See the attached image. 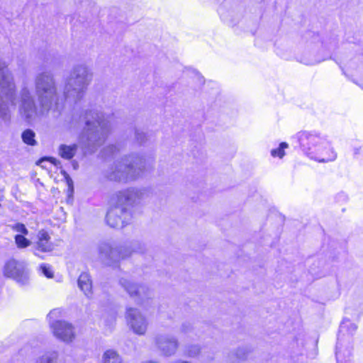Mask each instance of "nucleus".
Returning <instances> with one entry per match:
<instances>
[{
	"instance_id": "27",
	"label": "nucleus",
	"mask_w": 363,
	"mask_h": 363,
	"mask_svg": "<svg viewBox=\"0 0 363 363\" xmlns=\"http://www.w3.org/2000/svg\"><path fill=\"white\" fill-rule=\"evenodd\" d=\"M247 353L248 350L246 348H238L235 354L238 360H243L247 357Z\"/></svg>"
},
{
	"instance_id": "9",
	"label": "nucleus",
	"mask_w": 363,
	"mask_h": 363,
	"mask_svg": "<svg viewBox=\"0 0 363 363\" xmlns=\"http://www.w3.org/2000/svg\"><path fill=\"white\" fill-rule=\"evenodd\" d=\"M357 329V325L348 319H344L341 323L335 352L337 363H350L352 337Z\"/></svg>"
},
{
	"instance_id": "20",
	"label": "nucleus",
	"mask_w": 363,
	"mask_h": 363,
	"mask_svg": "<svg viewBox=\"0 0 363 363\" xmlns=\"http://www.w3.org/2000/svg\"><path fill=\"white\" fill-rule=\"evenodd\" d=\"M102 363H122V359L116 352L109 350L104 353Z\"/></svg>"
},
{
	"instance_id": "7",
	"label": "nucleus",
	"mask_w": 363,
	"mask_h": 363,
	"mask_svg": "<svg viewBox=\"0 0 363 363\" xmlns=\"http://www.w3.org/2000/svg\"><path fill=\"white\" fill-rule=\"evenodd\" d=\"M145 169V160L138 155H128L117 160L107 174L110 180L127 182L138 179Z\"/></svg>"
},
{
	"instance_id": "35",
	"label": "nucleus",
	"mask_w": 363,
	"mask_h": 363,
	"mask_svg": "<svg viewBox=\"0 0 363 363\" xmlns=\"http://www.w3.org/2000/svg\"><path fill=\"white\" fill-rule=\"evenodd\" d=\"M111 320H112V322H115V320H116V315L115 314H113L111 315Z\"/></svg>"
},
{
	"instance_id": "1",
	"label": "nucleus",
	"mask_w": 363,
	"mask_h": 363,
	"mask_svg": "<svg viewBox=\"0 0 363 363\" xmlns=\"http://www.w3.org/2000/svg\"><path fill=\"white\" fill-rule=\"evenodd\" d=\"M79 119L85 125L79 138V144L85 153H92L104 143L111 131V116L91 108L84 111Z\"/></svg>"
},
{
	"instance_id": "14",
	"label": "nucleus",
	"mask_w": 363,
	"mask_h": 363,
	"mask_svg": "<svg viewBox=\"0 0 363 363\" xmlns=\"http://www.w3.org/2000/svg\"><path fill=\"white\" fill-rule=\"evenodd\" d=\"M156 348L164 356L174 354L179 347L178 340L168 334H157L154 337Z\"/></svg>"
},
{
	"instance_id": "25",
	"label": "nucleus",
	"mask_w": 363,
	"mask_h": 363,
	"mask_svg": "<svg viewBox=\"0 0 363 363\" xmlns=\"http://www.w3.org/2000/svg\"><path fill=\"white\" fill-rule=\"evenodd\" d=\"M200 347L199 345H190L186 351L187 356L190 357H195L200 353Z\"/></svg>"
},
{
	"instance_id": "28",
	"label": "nucleus",
	"mask_w": 363,
	"mask_h": 363,
	"mask_svg": "<svg viewBox=\"0 0 363 363\" xmlns=\"http://www.w3.org/2000/svg\"><path fill=\"white\" fill-rule=\"evenodd\" d=\"M192 329H193V326H192L191 323H190L189 322H185L182 325L180 330L182 333H183L184 334H187V333H190L192 330Z\"/></svg>"
},
{
	"instance_id": "16",
	"label": "nucleus",
	"mask_w": 363,
	"mask_h": 363,
	"mask_svg": "<svg viewBox=\"0 0 363 363\" xmlns=\"http://www.w3.org/2000/svg\"><path fill=\"white\" fill-rule=\"evenodd\" d=\"M38 240L35 244L34 254L38 255L36 251H40L43 252H50L53 250L54 245L50 242V237L48 232L44 230H41L37 235Z\"/></svg>"
},
{
	"instance_id": "5",
	"label": "nucleus",
	"mask_w": 363,
	"mask_h": 363,
	"mask_svg": "<svg viewBox=\"0 0 363 363\" xmlns=\"http://www.w3.org/2000/svg\"><path fill=\"white\" fill-rule=\"evenodd\" d=\"M92 72L83 64L74 66L65 80V98L71 102L81 100L92 80Z\"/></svg>"
},
{
	"instance_id": "23",
	"label": "nucleus",
	"mask_w": 363,
	"mask_h": 363,
	"mask_svg": "<svg viewBox=\"0 0 363 363\" xmlns=\"http://www.w3.org/2000/svg\"><path fill=\"white\" fill-rule=\"evenodd\" d=\"M288 147L289 145L286 143H281L279 147L271 150V155L274 157H278L282 158L285 155L284 150Z\"/></svg>"
},
{
	"instance_id": "24",
	"label": "nucleus",
	"mask_w": 363,
	"mask_h": 363,
	"mask_svg": "<svg viewBox=\"0 0 363 363\" xmlns=\"http://www.w3.org/2000/svg\"><path fill=\"white\" fill-rule=\"evenodd\" d=\"M11 228L13 230L21 233V235H28V230L25 226L24 224L21 223H15L11 225Z\"/></svg>"
},
{
	"instance_id": "8",
	"label": "nucleus",
	"mask_w": 363,
	"mask_h": 363,
	"mask_svg": "<svg viewBox=\"0 0 363 363\" xmlns=\"http://www.w3.org/2000/svg\"><path fill=\"white\" fill-rule=\"evenodd\" d=\"M147 245L141 241L131 242L130 248L118 247L114 243L104 241L99 245L98 250L102 262L108 266L116 265L121 259L129 257L132 252L144 253Z\"/></svg>"
},
{
	"instance_id": "37",
	"label": "nucleus",
	"mask_w": 363,
	"mask_h": 363,
	"mask_svg": "<svg viewBox=\"0 0 363 363\" xmlns=\"http://www.w3.org/2000/svg\"><path fill=\"white\" fill-rule=\"evenodd\" d=\"M49 160L52 163H55V162L56 161L55 158H50Z\"/></svg>"
},
{
	"instance_id": "26",
	"label": "nucleus",
	"mask_w": 363,
	"mask_h": 363,
	"mask_svg": "<svg viewBox=\"0 0 363 363\" xmlns=\"http://www.w3.org/2000/svg\"><path fill=\"white\" fill-rule=\"evenodd\" d=\"M61 310L56 308L51 311L48 315V318L49 319L50 323H53L54 321H57L55 319L61 315Z\"/></svg>"
},
{
	"instance_id": "34",
	"label": "nucleus",
	"mask_w": 363,
	"mask_h": 363,
	"mask_svg": "<svg viewBox=\"0 0 363 363\" xmlns=\"http://www.w3.org/2000/svg\"><path fill=\"white\" fill-rule=\"evenodd\" d=\"M142 363H159V362H155V361H145V362H143Z\"/></svg>"
},
{
	"instance_id": "32",
	"label": "nucleus",
	"mask_w": 363,
	"mask_h": 363,
	"mask_svg": "<svg viewBox=\"0 0 363 363\" xmlns=\"http://www.w3.org/2000/svg\"><path fill=\"white\" fill-rule=\"evenodd\" d=\"M116 150H118V148L116 147V145H110V146L107 147V148L105 151L106 152L108 151L109 154L111 155V154H113Z\"/></svg>"
},
{
	"instance_id": "2",
	"label": "nucleus",
	"mask_w": 363,
	"mask_h": 363,
	"mask_svg": "<svg viewBox=\"0 0 363 363\" xmlns=\"http://www.w3.org/2000/svg\"><path fill=\"white\" fill-rule=\"evenodd\" d=\"M147 189L130 188L118 191L116 196V203L106 214L107 224L113 228H122L131 220L129 206L140 203L149 196Z\"/></svg>"
},
{
	"instance_id": "15",
	"label": "nucleus",
	"mask_w": 363,
	"mask_h": 363,
	"mask_svg": "<svg viewBox=\"0 0 363 363\" xmlns=\"http://www.w3.org/2000/svg\"><path fill=\"white\" fill-rule=\"evenodd\" d=\"M50 328L53 335L59 340L69 343L75 338L74 326L65 320H57L50 323Z\"/></svg>"
},
{
	"instance_id": "18",
	"label": "nucleus",
	"mask_w": 363,
	"mask_h": 363,
	"mask_svg": "<svg viewBox=\"0 0 363 363\" xmlns=\"http://www.w3.org/2000/svg\"><path fill=\"white\" fill-rule=\"evenodd\" d=\"M77 147V144L71 145L62 144L59 146L58 154L63 159L71 160L75 155Z\"/></svg>"
},
{
	"instance_id": "11",
	"label": "nucleus",
	"mask_w": 363,
	"mask_h": 363,
	"mask_svg": "<svg viewBox=\"0 0 363 363\" xmlns=\"http://www.w3.org/2000/svg\"><path fill=\"white\" fill-rule=\"evenodd\" d=\"M4 274L15 280L21 286L29 283V271L23 262L10 259L4 267Z\"/></svg>"
},
{
	"instance_id": "30",
	"label": "nucleus",
	"mask_w": 363,
	"mask_h": 363,
	"mask_svg": "<svg viewBox=\"0 0 363 363\" xmlns=\"http://www.w3.org/2000/svg\"><path fill=\"white\" fill-rule=\"evenodd\" d=\"M135 138L139 143H142L145 141V135L143 132L137 130H135Z\"/></svg>"
},
{
	"instance_id": "31",
	"label": "nucleus",
	"mask_w": 363,
	"mask_h": 363,
	"mask_svg": "<svg viewBox=\"0 0 363 363\" xmlns=\"http://www.w3.org/2000/svg\"><path fill=\"white\" fill-rule=\"evenodd\" d=\"M66 181H67V186H68V191H69L70 194H72L74 191L73 181L68 175L66 176Z\"/></svg>"
},
{
	"instance_id": "36",
	"label": "nucleus",
	"mask_w": 363,
	"mask_h": 363,
	"mask_svg": "<svg viewBox=\"0 0 363 363\" xmlns=\"http://www.w3.org/2000/svg\"><path fill=\"white\" fill-rule=\"evenodd\" d=\"M46 160H47V159H46V158H43V159H41V160H40L38 161V163H39V164H41L42 162H43L44 161H46Z\"/></svg>"
},
{
	"instance_id": "6",
	"label": "nucleus",
	"mask_w": 363,
	"mask_h": 363,
	"mask_svg": "<svg viewBox=\"0 0 363 363\" xmlns=\"http://www.w3.org/2000/svg\"><path fill=\"white\" fill-rule=\"evenodd\" d=\"M16 89L8 64L0 60V123L10 118V106L16 105Z\"/></svg>"
},
{
	"instance_id": "3",
	"label": "nucleus",
	"mask_w": 363,
	"mask_h": 363,
	"mask_svg": "<svg viewBox=\"0 0 363 363\" xmlns=\"http://www.w3.org/2000/svg\"><path fill=\"white\" fill-rule=\"evenodd\" d=\"M298 139L303 152L312 160L319 162H329L337 158V153L330 143L318 134L301 132Z\"/></svg>"
},
{
	"instance_id": "19",
	"label": "nucleus",
	"mask_w": 363,
	"mask_h": 363,
	"mask_svg": "<svg viewBox=\"0 0 363 363\" xmlns=\"http://www.w3.org/2000/svg\"><path fill=\"white\" fill-rule=\"evenodd\" d=\"M58 353L55 351L48 352L38 357L35 363H57Z\"/></svg>"
},
{
	"instance_id": "33",
	"label": "nucleus",
	"mask_w": 363,
	"mask_h": 363,
	"mask_svg": "<svg viewBox=\"0 0 363 363\" xmlns=\"http://www.w3.org/2000/svg\"><path fill=\"white\" fill-rule=\"evenodd\" d=\"M320 62V60H315V61L310 62H308V65H314V64L318 63V62Z\"/></svg>"
},
{
	"instance_id": "29",
	"label": "nucleus",
	"mask_w": 363,
	"mask_h": 363,
	"mask_svg": "<svg viewBox=\"0 0 363 363\" xmlns=\"http://www.w3.org/2000/svg\"><path fill=\"white\" fill-rule=\"evenodd\" d=\"M41 269L43 274L47 277L48 278L52 277V272L51 270V268L49 266H47L45 264L41 265Z\"/></svg>"
},
{
	"instance_id": "12",
	"label": "nucleus",
	"mask_w": 363,
	"mask_h": 363,
	"mask_svg": "<svg viewBox=\"0 0 363 363\" xmlns=\"http://www.w3.org/2000/svg\"><path fill=\"white\" fill-rule=\"evenodd\" d=\"M125 319L128 327L135 334L138 335L145 334L148 327V321L138 308H127Z\"/></svg>"
},
{
	"instance_id": "4",
	"label": "nucleus",
	"mask_w": 363,
	"mask_h": 363,
	"mask_svg": "<svg viewBox=\"0 0 363 363\" xmlns=\"http://www.w3.org/2000/svg\"><path fill=\"white\" fill-rule=\"evenodd\" d=\"M35 90L43 113L53 107L60 108L56 81L51 72L44 71L35 76Z\"/></svg>"
},
{
	"instance_id": "21",
	"label": "nucleus",
	"mask_w": 363,
	"mask_h": 363,
	"mask_svg": "<svg viewBox=\"0 0 363 363\" xmlns=\"http://www.w3.org/2000/svg\"><path fill=\"white\" fill-rule=\"evenodd\" d=\"M22 140L23 143L28 145L34 146L37 144V141L35 140V133L31 129L25 130L21 135Z\"/></svg>"
},
{
	"instance_id": "17",
	"label": "nucleus",
	"mask_w": 363,
	"mask_h": 363,
	"mask_svg": "<svg viewBox=\"0 0 363 363\" xmlns=\"http://www.w3.org/2000/svg\"><path fill=\"white\" fill-rule=\"evenodd\" d=\"M78 286L86 296L90 298L92 295V281L88 273H82L78 278Z\"/></svg>"
},
{
	"instance_id": "10",
	"label": "nucleus",
	"mask_w": 363,
	"mask_h": 363,
	"mask_svg": "<svg viewBox=\"0 0 363 363\" xmlns=\"http://www.w3.org/2000/svg\"><path fill=\"white\" fill-rule=\"evenodd\" d=\"M20 97L19 114L27 123H31L38 116V110L34 98L28 87L22 88Z\"/></svg>"
},
{
	"instance_id": "22",
	"label": "nucleus",
	"mask_w": 363,
	"mask_h": 363,
	"mask_svg": "<svg viewBox=\"0 0 363 363\" xmlns=\"http://www.w3.org/2000/svg\"><path fill=\"white\" fill-rule=\"evenodd\" d=\"M26 235H16L14 237L15 243L18 248L24 249L31 245V241L25 237Z\"/></svg>"
},
{
	"instance_id": "13",
	"label": "nucleus",
	"mask_w": 363,
	"mask_h": 363,
	"mask_svg": "<svg viewBox=\"0 0 363 363\" xmlns=\"http://www.w3.org/2000/svg\"><path fill=\"white\" fill-rule=\"evenodd\" d=\"M120 285L128 294L130 298L138 303H142L145 298H149L150 291L143 284H138L130 279L121 278L119 280Z\"/></svg>"
}]
</instances>
